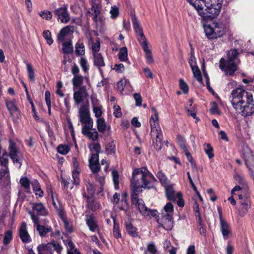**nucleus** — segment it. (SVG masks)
Returning a JSON list of instances; mask_svg holds the SVG:
<instances>
[{"label":"nucleus","instance_id":"nucleus-1","mask_svg":"<svg viewBox=\"0 0 254 254\" xmlns=\"http://www.w3.org/2000/svg\"><path fill=\"white\" fill-rule=\"evenodd\" d=\"M155 181L154 176L145 167L136 169L132 173L130 186L131 203L143 216L156 217L157 215V211L148 208L138 196L142 189L152 188Z\"/></svg>","mask_w":254,"mask_h":254},{"label":"nucleus","instance_id":"nucleus-2","mask_svg":"<svg viewBox=\"0 0 254 254\" xmlns=\"http://www.w3.org/2000/svg\"><path fill=\"white\" fill-rule=\"evenodd\" d=\"M229 100L233 108L243 116H250L254 113L253 96L245 90L240 88L234 89L231 93Z\"/></svg>","mask_w":254,"mask_h":254},{"label":"nucleus","instance_id":"nucleus-3","mask_svg":"<svg viewBox=\"0 0 254 254\" xmlns=\"http://www.w3.org/2000/svg\"><path fill=\"white\" fill-rule=\"evenodd\" d=\"M204 19H213L219 13L222 0H188Z\"/></svg>","mask_w":254,"mask_h":254},{"label":"nucleus","instance_id":"nucleus-4","mask_svg":"<svg viewBox=\"0 0 254 254\" xmlns=\"http://www.w3.org/2000/svg\"><path fill=\"white\" fill-rule=\"evenodd\" d=\"M237 50H230L227 53V59L222 58L219 61V67L226 75H233L238 69L240 60Z\"/></svg>","mask_w":254,"mask_h":254},{"label":"nucleus","instance_id":"nucleus-5","mask_svg":"<svg viewBox=\"0 0 254 254\" xmlns=\"http://www.w3.org/2000/svg\"><path fill=\"white\" fill-rule=\"evenodd\" d=\"M89 104H85L80 107L78 110L80 122L83 126L89 127L93 125V120L90 117Z\"/></svg>","mask_w":254,"mask_h":254},{"label":"nucleus","instance_id":"nucleus-6","mask_svg":"<svg viewBox=\"0 0 254 254\" xmlns=\"http://www.w3.org/2000/svg\"><path fill=\"white\" fill-rule=\"evenodd\" d=\"M243 155L250 174L254 180V157L252 151L247 145L243 146Z\"/></svg>","mask_w":254,"mask_h":254},{"label":"nucleus","instance_id":"nucleus-7","mask_svg":"<svg viewBox=\"0 0 254 254\" xmlns=\"http://www.w3.org/2000/svg\"><path fill=\"white\" fill-rule=\"evenodd\" d=\"M158 227H162L166 230H171L173 227V217L171 214L162 213L157 220Z\"/></svg>","mask_w":254,"mask_h":254},{"label":"nucleus","instance_id":"nucleus-8","mask_svg":"<svg viewBox=\"0 0 254 254\" xmlns=\"http://www.w3.org/2000/svg\"><path fill=\"white\" fill-rule=\"evenodd\" d=\"M151 135L155 136V141H153V147L157 151L161 149L162 145L163 134L160 127H151Z\"/></svg>","mask_w":254,"mask_h":254},{"label":"nucleus","instance_id":"nucleus-9","mask_svg":"<svg viewBox=\"0 0 254 254\" xmlns=\"http://www.w3.org/2000/svg\"><path fill=\"white\" fill-rule=\"evenodd\" d=\"M58 20L62 23H67L70 20V16L67 10V5L64 4L53 11Z\"/></svg>","mask_w":254,"mask_h":254},{"label":"nucleus","instance_id":"nucleus-10","mask_svg":"<svg viewBox=\"0 0 254 254\" xmlns=\"http://www.w3.org/2000/svg\"><path fill=\"white\" fill-rule=\"evenodd\" d=\"M9 155L14 164H16L18 168H20L21 163V156L20 152L17 149L15 143L10 141L9 146Z\"/></svg>","mask_w":254,"mask_h":254},{"label":"nucleus","instance_id":"nucleus-11","mask_svg":"<svg viewBox=\"0 0 254 254\" xmlns=\"http://www.w3.org/2000/svg\"><path fill=\"white\" fill-rule=\"evenodd\" d=\"M177 142L179 144L180 147L183 150L188 160L191 164V167L194 169L196 168V164L195 161L193 159L191 155L189 152L188 147L186 144V140L181 135H178L177 137Z\"/></svg>","mask_w":254,"mask_h":254},{"label":"nucleus","instance_id":"nucleus-12","mask_svg":"<svg viewBox=\"0 0 254 254\" xmlns=\"http://www.w3.org/2000/svg\"><path fill=\"white\" fill-rule=\"evenodd\" d=\"M91 6V10L94 11L93 19L95 21H102V18L99 17L102 10L101 0H89Z\"/></svg>","mask_w":254,"mask_h":254},{"label":"nucleus","instance_id":"nucleus-13","mask_svg":"<svg viewBox=\"0 0 254 254\" xmlns=\"http://www.w3.org/2000/svg\"><path fill=\"white\" fill-rule=\"evenodd\" d=\"M93 125L86 127L83 126L81 129L82 133L93 141H97L99 138V134L98 131L95 128L93 129Z\"/></svg>","mask_w":254,"mask_h":254},{"label":"nucleus","instance_id":"nucleus-14","mask_svg":"<svg viewBox=\"0 0 254 254\" xmlns=\"http://www.w3.org/2000/svg\"><path fill=\"white\" fill-rule=\"evenodd\" d=\"M88 97V94L85 86L80 87L78 90L75 91L73 93V100L76 105H79L83 101L84 98Z\"/></svg>","mask_w":254,"mask_h":254},{"label":"nucleus","instance_id":"nucleus-15","mask_svg":"<svg viewBox=\"0 0 254 254\" xmlns=\"http://www.w3.org/2000/svg\"><path fill=\"white\" fill-rule=\"evenodd\" d=\"M89 168L95 175L96 180L100 183L101 186H103L105 184V176L104 175L100 176L98 173L100 170V166L99 163H89Z\"/></svg>","mask_w":254,"mask_h":254},{"label":"nucleus","instance_id":"nucleus-16","mask_svg":"<svg viewBox=\"0 0 254 254\" xmlns=\"http://www.w3.org/2000/svg\"><path fill=\"white\" fill-rule=\"evenodd\" d=\"M19 236L24 243H28L31 241L30 237L27 230V225L23 222L19 229Z\"/></svg>","mask_w":254,"mask_h":254},{"label":"nucleus","instance_id":"nucleus-17","mask_svg":"<svg viewBox=\"0 0 254 254\" xmlns=\"http://www.w3.org/2000/svg\"><path fill=\"white\" fill-rule=\"evenodd\" d=\"M239 202L241 205V208L239 211V214L241 216L243 217L250 208L251 201L250 198L245 195L244 199L241 200Z\"/></svg>","mask_w":254,"mask_h":254},{"label":"nucleus","instance_id":"nucleus-18","mask_svg":"<svg viewBox=\"0 0 254 254\" xmlns=\"http://www.w3.org/2000/svg\"><path fill=\"white\" fill-rule=\"evenodd\" d=\"M94 64L99 70L101 73H103L101 67L105 66V63L104 61L103 56L100 53H93Z\"/></svg>","mask_w":254,"mask_h":254},{"label":"nucleus","instance_id":"nucleus-19","mask_svg":"<svg viewBox=\"0 0 254 254\" xmlns=\"http://www.w3.org/2000/svg\"><path fill=\"white\" fill-rule=\"evenodd\" d=\"M220 231L223 237L225 240H227L231 233L230 227L226 220L221 221V222H220Z\"/></svg>","mask_w":254,"mask_h":254},{"label":"nucleus","instance_id":"nucleus-20","mask_svg":"<svg viewBox=\"0 0 254 254\" xmlns=\"http://www.w3.org/2000/svg\"><path fill=\"white\" fill-rule=\"evenodd\" d=\"M213 26L215 39L222 36L225 33V25L221 23H213Z\"/></svg>","mask_w":254,"mask_h":254},{"label":"nucleus","instance_id":"nucleus-21","mask_svg":"<svg viewBox=\"0 0 254 254\" xmlns=\"http://www.w3.org/2000/svg\"><path fill=\"white\" fill-rule=\"evenodd\" d=\"M85 220L86 224L91 231L95 232L98 228L97 222L93 216L87 215Z\"/></svg>","mask_w":254,"mask_h":254},{"label":"nucleus","instance_id":"nucleus-22","mask_svg":"<svg viewBox=\"0 0 254 254\" xmlns=\"http://www.w3.org/2000/svg\"><path fill=\"white\" fill-rule=\"evenodd\" d=\"M97 128L99 132L104 133L106 130H110V126H108L103 118H98L96 121Z\"/></svg>","mask_w":254,"mask_h":254},{"label":"nucleus","instance_id":"nucleus-23","mask_svg":"<svg viewBox=\"0 0 254 254\" xmlns=\"http://www.w3.org/2000/svg\"><path fill=\"white\" fill-rule=\"evenodd\" d=\"M32 208L39 215L45 216L47 214L46 209L41 202L32 203Z\"/></svg>","mask_w":254,"mask_h":254},{"label":"nucleus","instance_id":"nucleus-24","mask_svg":"<svg viewBox=\"0 0 254 254\" xmlns=\"http://www.w3.org/2000/svg\"><path fill=\"white\" fill-rule=\"evenodd\" d=\"M164 187L167 198L169 200L175 201L176 199V194L172 186L168 184Z\"/></svg>","mask_w":254,"mask_h":254},{"label":"nucleus","instance_id":"nucleus-25","mask_svg":"<svg viewBox=\"0 0 254 254\" xmlns=\"http://www.w3.org/2000/svg\"><path fill=\"white\" fill-rule=\"evenodd\" d=\"M151 109L154 113V115L151 117L149 121L151 127H160L158 123L159 115L157 110L154 107H152Z\"/></svg>","mask_w":254,"mask_h":254},{"label":"nucleus","instance_id":"nucleus-26","mask_svg":"<svg viewBox=\"0 0 254 254\" xmlns=\"http://www.w3.org/2000/svg\"><path fill=\"white\" fill-rule=\"evenodd\" d=\"M83 196L87 198V206L92 210L95 211L99 208V204L95 202L92 197L87 196L85 193H83Z\"/></svg>","mask_w":254,"mask_h":254},{"label":"nucleus","instance_id":"nucleus-27","mask_svg":"<svg viewBox=\"0 0 254 254\" xmlns=\"http://www.w3.org/2000/svg\"><path fill=\"white\" fill-rule=\"evenodd\" d=\"M64 243L67 247V254H75L79 251L75 248L74 244L70 239H67L64 240Z\"/></svg>","mask_w":254,"mask_h":254},{"label":"nucleus","instance_id":"nucleus-28","mask_svg":"<svg viewBox=\"0 0 254 254\" xmlns=\"http://www.w3.org/2000/svg\"><path fill=\"white\" fill-rule=\"evenodd\" d=\"M50 192L51 193V197L53 200V204L55 208L57 210L58 212L59 216L61 217H63L64 215V212L63 210V206L57 200L56 202L54 198L53 193L51 190H50Z\"/></svg>","mask_w":254,"mask_h":254},{"label":"nucleus","instance_id":"nucleus-29","mask_svg":"<svg viewBox=\"0 0 254 254\" xmlns=\"http://www.w3.org/2000/svg\"><path fill=\"white\" fill-rule=\"evenodd\" d=\"M5 178L8 182L9 181L8 163L6 166L0 164V180Z\"/></svg>","mask_w":254,"mask_h":254},{"label":"nucleus","instance_id":"nucleus-30","mask_svg":"<svg viewBox=\"0 0 254 254\" xmlns=\"http://www.w3.org/2000/svg\"><path fill=\"white\" fill-rule=\"evenodd\" d=\"M70 31V27L68 26L62 28L58 34V40L59 41H64L65 37L69 33Z\"/></svg>","mask_w":254,"mask_h":254},{"label":"nucleus","instance_id":"nucleus-31","mask_svg":"<svg viewBox=\"0 0 254 254\" xmlns=\"http://www.w3.org/2000/svg\"><path fill=\"white\" fill-rule=\"evenodd\" d=\"M84 77L81 75H76L72 79V83L73 88L82 86L83 83Z\"/></svg>","mask_w":254,"mask_h":254},{"label":"nucleus","instance_id":"nucleus-32","mask_svg":"<svg viewBox=\"0 0 254 254\" xmlns=\"http://www.w3.org/2000/svg\"><path fill=\"white\" fill-rule=\"evenodd\" d=\"M44 246L47 250L51 249V247H53L54 250L56 251L59 254H61L63 249L62 247L58 243L55 241L49 243L47 245H44Z\"/></svg>","mask_w":254,"mask_h":254},{"label":"nucleus","instance_id":"nucleus-33","mask_svg":"<svg viewBox=\"0 0 254 254\" xmlns=\"http://www.w3.org/2000/svg\"><path fill=\"white\" fill-rule=\"evenodd\" d=\"M26 65V68L27 70L28 77L30 81L34 82L35 81V73L34 69L31 64L27 62H25Z\"/></svg>","mask_w":254,"mask_h":254},{"label":"nucleus","instance_id":"nucleus-34","mask_svg":"<svg viewBox=\"0 0 254 254\" xmlns=\"http://www.w3.org/2000/svg\"><path fill=\"white\" fill-rule=\"evenodd\" d=\"M36 229L41 237H44L48 232H51L52 230L50 226L45 227L41 225H37Z\"/></svg>","mask_w":254,"mask_h":254},{"label":"nucleus","instance_id":"nucleus-35","mask_svg":"<svg viewBox=\"0 0 254 254\" xmlns=\"http://www.w3.org/2000/svg\"><path fill=\"white\" fill-rule=\"evenodd\" d=\"M63 52L64 54H72L73 52V47L71 41L65 42L63 44Z\"/></svg>","mask_w":254,"mask_h":254},{"label":"nucleus","instance_id":"nucleus-36","mask_svg":"<svg viewBox=\"0 0 254 254\" xmlns=\"http://www.w3.org/2000/svg\"><path fill=\"white\" fill-rule=\"evenodd\" d=\"M204 29L205 34L209 39H215L213 24L212 25H205Z\"/></svg>","mask_w":254,"mask_h":254},{"label":"nucleus","instance_id":"nucleus-37","mask_svg":"<svg viewBox=\"0 0 254 254\" xmlns=\"http://www.w3.org/2000/svg\"><path fill=\"white\" fill-rule=\"evenodd\" d=\"M133 28L135 34H139L143 32V30L135 15H132Z\"/></svg>","mask_w":254,"mask_h":254},{"label":"nucleus","instance_id":"nucleus-38","mask_svg":"<svg viewBox=\"0 0 254 254\" xmlns=\"http://www.w3.org/2000/svg\"><path fill=\"white\" fill-rule=\"evenodd\" d=\"M111 217L114 222L113 235L117 239L121 238V234L120 232L119 224L116 222V218L114 216L112 215Z\"/></svg>","mask_w":254,"mask_h":254},{"label":"nucleus","instance_id":"nucleus-39","mask_svg":"<svg viewBox=\"0 0 254 254\" xmlns=\"http://www.w3.org/2000/svg\"><path fill=\"white\" fill-rule=\"evenodd\" d=\"M156 177L163 186H166L169 184V180L162 171H158L156 174Z\"/></svg>","mask_w":254,"mask_h":254},{"label":"nucleus","instance_id":"nucleus-40","mask_svg":"<svg viewBox=\"0 0 254 254\" xmlns=\"http://www.w3.org/2000/svg\"><path fill=\"white\" fill-rule=\"evenodd\" d=\"M143 50L145 54V59L146 63L148 64H151L154 62V60L152 55L151 51L149 49L148 47H145Z\"/></svg>","mask_w":254,"mask_h":254},{"label":"nucleus","instance_id":"nucleus-41","mask_svg":"<svg viewBox=\"0 0 254 254\" xmlns=\"http://www.w3.org/2000/svg\"><path fill=\"white\" fill-rule=\"evenodd\" d=\"M75 53L77 55L82 56L85 54L84 46L80 41L77 42L75 46Z\"/></svg>","mask_w":254,"mask_h":254},{"label":"nucleus","instance_id":"nucleus-42","mask_svg":"<svg viewBox=\"0 0 254 254\" xmlns=\"http://www.w3.org/2000/svg\"><path fill=\"white\" fill-rule=\"evenodd\" d=\"M136 35L137 40L142 49L144 48L145 47H148L147 40L145 37V35L143 34V32L140 33L139 34H136Z\"/></svg>","mask_w":254,"mask_h":254},{"label":"nucleus","instance_id":"nucleus-43","mask_svg":"<svg viewBox=\"0 0 254 254\" xmlns=\"http://www.w3.org/2000/svg\"><path fill=\"white\" fill-rule=\"evenodd\" d=\"M118 56L121 62L126 61L127 60V50L126 47L120 49Z\"/></svg>","mask_w":254,"mask_h":254},{"label":"nucleus","instance_id":"nucleus-44","mask_svg":"<svg viewBox=\"0 0 254 254\" xmlns=\"http://www.w3.org/2000/svg\"><path fill=\"white\" fill-rule=\"evenodd\" d=\"M112 176L115 190L119 189V176L117 171L114 170L112 172Z\"/></svg>","mask_w":254,"mask_h":254},{"label":"nucleus","instance_id":"nucleus-45","mask_svg":"<svg viewBox=\"0 0 254 254\" xmlns=\"http://www.w3.org/2000/svg\"><path fill=\"white\" fill-rule=\"evenodd\" d=\"M191 68L192 69L194 77L196 78L198 81L201 82L202 81V77L198 66L196 65L193 66L192 67H191Z\"/></svg>","mask_w":254,"mask_h":254},{"label":"nucleus","instance_id":"nucleus-46","mask_svg":"<svg viewBox=\"0 0 254 254\" xmlns=\"http://www.w3.org/2000/svg\"><path fill=\"white\" fill-rule=\"evenodd\" d=\"M126 230L127 232L132 237H137V232L136 231V228L133 227L132 224L129 223L126 225Z\"/></svg>","mask_w":254,"mask_h":254},{"label":"nucleus","instance_id":"nucleus-47","mask_svg":"<svg viewBox=\"0 0 254 254\" xmlns=\"http://www.w3.org/2000/svg\"><path fill=\"white\" fill-rule=\"evenodd\" d=\"M6 105L11 114L14 113L17 111V108L15 104V101H6Z\"/></svg>","mask_w":254,"mask_h":254},{"label":"nucleus","instance_id":"nucleus-48","mask_svg":"<svg viewBox=\"0 0 254 254\" xmlns=\"http://www.w3.org/2000/svg\"><path fill=\"white\" fill-rule=\"evenodd\" d=\"M204 150L209 159H211L214 157L213 153V149L209 143L204 144Z\"/></svg>","mask_w":254,"mask_h":254},{"label":"nucleus","instance_id":"nucleus-49","mask_svg":"<svg viewBox=\"0 0 254 254\" xmlns=\"http://www.w3.org/2000/svg\"><path fill=\"white\" fill-rule=\"evenodd\" d=\"M73 184L75 185L79 184V171L78 169H75L72 171Z\"/></svg>","mask_w":254,"mask_h":254},{"label":"nucleus","instance_id":"nucleus-50","mask_svg":"<svg viewBox=\"0 0 254 254\" xmlns=\"http://www.w3.org/2000/svg\"><path fill=\"white\" fill-rule=\"evenodd\" d=\"M91 151H95L97 154L101 152V147L99 143L93 142L89 146Z\"/></svg>","mask_w":254,"mask_h":254},{"label":"nucleus","instance_id":"nucleus-51","mask_svg":"<svg viewBox=\"0 0 254 254\" xmlns=\"http://www.w3.org/2000/svg\"><path fill=\"white\" fill-rule=\"evenodd\" d=\"M70 150L69 147L65 144H61L57 147L58 152L63 155H65L69 152Z\"/></svg>","mask_w":254,"mask_h":254},{"label":"nucleus","instance_id":"nucleus-52","mask_svg":"<svg viewBox=\"0 0 254 254\" xmlns=\"http://www.w3.org/2000/svg\"><path fill=\"white\" fill-rule=\"evenodd\" d=\"M106 151L108 154H114L116 152V145L113 141L109 142L106 146Z\"/></svg>","mask_w":254,"mask_h":254},{"label":"nucleus","instance_id":"nucleus-53","mask_svg":"<svg viewBox=\"0 0 254 254\" xmlns=\"http://www.w3.org/2000/svg\"><path fill=\"white\" fill-rule=\"evenodd\" d=\"M234 179L237 182L238 184H239L240 186H241L244 188H246L247 187V182L244 177L240 176L238 174H236L234 176Z\"/></svg>","mask_w":254,"mask_h":254},{"label":"nucleus","instance_id":"nucleus-54","mask_svg":"<svg viewBox=\"0 0 254 254\" xmlns=\"http://www.w3.org/2000/svg\"><path fill=\"white\" fill-rule=\"evenodd\" d=\"M45 101L46 105L48 106V113L49 114H51V94L49 91L47 90L45 93Z\"/></svg>","mask_w":254,"mask_h":254},{"label":"nucleus","instance_id":"nucleus-55","mask_svg":"<svg viewBox=\"0 0 254 254\" xmlns=\"http://www.w3.org/2000/svg\"><path fill=\"white\" fill-rule=\"evenodd\" d=\"M110 13L111 14V17L112 19H116L119 15V8L116 5L112 6Z\"/></svg>","mask_w":254,"mask_h":254},{"label":"nucleus","instance_id":"nucleus-56","mask_svg":"<svg viewBox=\"0 0 254 254\" xmlns=\"http://www.w3.org/2000/svg\"><path fill=\"white\" fill-rule=\"evenodd\" d=\"M44 38L46 40L47 43L51 45L53 43V40L51 37V33L49 30L44 31L43 33Z\"/></svg>","mask_w":254,"mask_h":254},{"label":"nucleus","instance_id":"nucleus-57","mask_svg":"<svg viewBox=\"0 0 254 254\" xmlns=\"http://www.w3.org/2000/svg\"><path fill=\"white\" fill-rule=\"evenodd\" d=\"M80 65L85 72H87L89 70V65L87 61L84 58L82 57L79 62Z\"/></svg>","mask_w":254,"mask_h":254},{"label":"nucleus","instance_id":"nucleus-58","mask_svg":"<svg viewBox=\"0 0 254 254\" xmlns=\"http://www.w3.org/2000/svg\"><path fill=\"white\" fill-rule=\"evenodd\" d=\"M179 86L180 88L184 93H188L189 89V86L187 83L185 82V81L183 79H180L179 80Z\"/></svg>","mask_w":254,"mask_h":254},{"label":"nucleus","instance_id":"nucleus-59","mask_svg":"<svg viewBox=\"0 0 254 254\" xmlns=\"http://www.w3.org/2000/svg\"><path fill=\"white\" fill-rule=\"evenodd\" d=\"M33 191L36 195H38L40 197L43 196L44 192L41 189L38 183H36L33 185Z\"/></svg>","mask_w":254,"mask_h":254},{"label":"nucleus","instance_id":"nucleus-60","mask_svg":"<svg viewBox=\"0 0 254 254\" xmlns=\"http://www.w3.org/2000/svg\"><path fill=\"white\" fill-rule=\"evenodd\" d=\"M102 106L101 105L93 107V112L95 114V117L97 119L101 118L102 115Z\"/></svg>","mask_w":254,"mask_h":254},{"label":"nucleus","instance_id":"nucleus-61","mask_svg":"<svg viewBox=\"0 0 254 254\" xmlns=\"http://www.w3.org/2000/svg\"><path fill=\"white\" fill-rule=\"evenodd\" d=\"M127 83V80L126 79L124 78V79H121V80H120L117 83V86L118 90L122 92L124 90Z\"/></svg>","mask_w":254,"mask_h":254},{"label":"nucleus","instance_id":"nucleus-62","mask_svg":"<svg viewBox=\"0 0 254 254\" xmlns=\"http://www.w3.org/2000/svg\"><path fill=\"white\" fill-rule=\"evenodd\" d=\"M164 209L165 211V213H163L164 214H171V213H173V212L174 211V207H173V204L169 202V203H167L165 205V206L164 207Z\"/></svg>","mask_w":254,"mask_h":254},{"label":"nucleus","instance_id":"nucleus-63","mask_svg":"<svg viewBox=\"0 0 254 254\" xmlns=\"http://www.w3.org/2000/svg\"><path fill=\"white\" fill-rule=\"evenodd\" d=\"M189 63L191 67L196 66L195 58L194 57V51L192 50L190 51V57L189 58Z\"/></svg>","mask_w":254,"mask_h":254},{"label":"nucleus","instance_id":"nucleus-64","mask_svg":"<svg viewBox=\"0 0 254 254\" xmlns=\"http://www.w3.org/2000/svg\"><path fill=\"white\" fill-rule=\"evenodd\" d=\"M40 16L46 20H50L52 18V14L50 11H43L39 13Z\"/></svg>","mask_w":254,"mask_h":254}]
</instances>
